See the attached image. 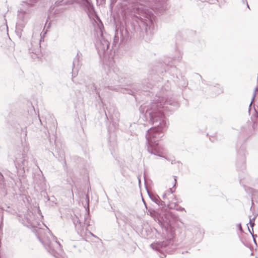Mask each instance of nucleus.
Wrapping results in <instances>:
<instances>
[{"label": "nucleus", "instance_id": "obj_1", "mask_svg": "<svg viewBox=\"0 0 258 258\" xmlns=\"http://www.w3.org/2000/svg\"><path fill=\"white\" fill-rule=\"evenodd\" d=\"M172 61L170 62L165 60L164 63H160L158 67H163V70H158L161 76L158 74H150L148 79L145 80L142 84V87L137 84H132L128 94L135 96L136 92L142 89L144 91H147L148 89L152 90L151 93H156L154 100L147 106L141 105L139 108L140 112L144 113L147 118L150 119V122L153 125L147 131L146 134L147 150L152 154L156 155L158 151L154 149L153 143L158 142L163 136V131L167 126V120L163 111L170 112L176 110L179 106V103L174 99L169 97L168 93L170 89V84L168 79L166 80L169 76L172 79L175 77L178 79L177 76V69Z\"/></svg>", "mask_w": 258, "mask_h": 258}, {"label": "nucleus", "instance_id": "obj_2", "mask_svg": "<svg viewBox=\"0 0 258 258\" xmlns=\"http://www.w3.org/2000/svg\"><path fill=\"white\" fill-rule=\"evenodd\" d=\"M74 3L80 4L90 19L96 24L95 31L98 38L95 46L100 57L105 56L107 53L110 43L108 39L103 35L104 26L97 15L92 3L89 0H59L55 3L56 6L71 5Z\"/></svg>", "mask_w": 258, "mask_h": 258}, {"label": "nucleus", "instance_id": "obj_3", "mask_svg": "<svg viewBox=\"0 0 258 258\" xmlns=\"http://www.w3.org/2000/svg\"><path fill=\"white\" fill-rule=\"evenodd\" d=\"M167 0H127L122 5L125 14H153L151 10L162 14L167 7Z\"/></svg>", "mask_w": 258, "mask_h": 258}, {"label": "nucleus", "instance_id": "obj_4", "mask_svg": "<svg viewBox=\"0 0 258 258\" xmlns=\"http://www.w3.org/2000/svg\"><path fill=\"white\" fill-rule=\"evenodd\" d=\"M38 239L49 253L55 258H59V256L62 253V249L60 243L57 241L55 236L51 235V239L48 237L42 239L39 237Z\"/></svg>", "mask_w": 258, "mask_h": 258}, {"label": "nucleus", "instance_id": "obj_5", "mask_svg": "<svg viewBox=\"0 0 258 258\" xmlns=\"http://www.w3.org/2000/svg\"><path fill=\"white\" fill-rule=\"evenodd\" d=\"M86 200L87 202V207L85 209L84 213L83 214H80L79 215H75V217L73 218V222L75 225V229L78 234H82V231L84 230L85 226L86 227L90 225V217L89 215V196L86 195Z\"/></svg>", "mask_w": 258, "mask_h": 258}, {"label": "nucleus", "instance_id": "obj_6", "mask_svg": "<svg viewBox=\"0 0 258 258\" xmlns=\"http://www.w3.org/2000/svg\"><path fill=\"white\" fill-rule=\"evenodd\" d=\"M150 247L155 251L161 252L164 256H165L164 252L170 254L176 248L173 239H166L152 243Z\"/></svg>", "mask_w": 258, "mask_h": 258}, {"label": "nucleus", "instance_id": "obj_7", "mask_svg": "<svg viewBox=\"0 0 258 258\" xmlns=\"http://www.w3.org/2000/svg\"><path fill=\"white\" fill-rule=\"evenodd\" d=\"M108 77H111L113 80L116 81L120 84V86L128 85V79L126 75L121 72L118 68H114L112 70H109V73L107 74Z\"/></svg>", "mask_w": 258, "mask_h": 258}, {"label": "nucleus", "instance_id": "obj_8", "mask_svg": "<svg viewBox=\"0 0 258 258\" xmlns=\"http://www.w3.org/2000/svg\"><path fill=\"white\" fill-rule=\"evenodd\" d=\"M246 155L245 146L242 145L237 151V158L236 163L237 169L243 170L245 168Z\"/></svg>", "mask_w": 258, "mask_h": 258}, {"label": "nucleus", "instance_id": "obj_9", "mask_svg": "<svg viewBox=\"0 0 258 258\" xmlns=\"http://www.w3.org/2000/svg\"><path fill=\"white\" fill-rule=\"evenodd\" d=\"M129 33L126 28L124 29L123 26L116 27L114 37V42H117L119 39L120 42L126 41L129 38Z\"/></svg>", "mask_w": 258, "mask_h": 258}, {"label": "nucleus", "instance_id": "obj_10", "mask_svg": "<svg viewBox=\"0 0 258 258\" xmlns=\"http://www.w3.org/2000/svg\"><path fill=\"white\" fill-rule=\"evenodd\" d=\"M173 219L171 213L166 211L163 214H160L159 216V221L161 225L165 227L168 226Z\"/></svg>", "mask_w": 258, "mask_h": 258}, {"label": "nucleus", "instance_id": "obj_11", "mask_svg": "<svg viewBox=\"0 0 258 258\" xmlns=\"http://www.w3.org/2000/svg\"><path fill=\"white\" fill-rule=\"evenodd\" d=\"M56 155L52 152L51 151H49V154L52 155L53 157H55L57 159L58 161H59V162H62L63 164L66 165V162L65 159V153L64 150L62 149L58 148L56 145Z\"/></svg>", "mask_w": 258, "mask_h": 258}, {"label": "nucleus", "instance_id": "obj_12", "mask_svg": "<svg viewBox=\"0 0 258 258\" xmlns=\"http://www.w3.org/2000/svg\"><path fill=\"white\" fill-rule=\"evenodd\" d=\"M28 10H23L21 9L18 11V19L17 23L20 22L21 24H25L28 19Z\"/></svg>", "mask_w": 258, "mask_h": 258}, {"label": "nucleus", "instance_id": "obj_13", "mask_svg": "<svg viewBox=\"0 0 258 258\" xmlns=\"http://www.w3.org/2000/svg\"><path fill=\"white\" fill-rule=\"evenodd\" d=\"M82 56V53H80V51H78L76 57H75L73 65V74L72 76L73 77H74L76 76V74L75 73V70L78 71V70L80 68L81 64L80 63L81 58Z\"/></svg>", "mask_w": 258, "mask_h": 258}, {"label": "nucleus", "instance_id": "obj_14", "mask_svg": "<svg viewBox=\"0 0 258 258\" xmlns=\"http://www.w3.org/2000/svg\"><path fill=\"white\" fill-rule=\"evenodd\" d=\"M147 192L151 200L157 205L161 207L165 206V202L161 200L157 195L150 193L148 190H147Z\"/></svg>", "mask_w": 258, "mask_h": 258}, {"label": "nucleus", "instance_id": "obj_15", "mask_svg": "<svg viewBox=\"0 0 258 258\" xmlns=\"http://www.w3.org/2000/svg\"><path fill=\"white\" fill-rule=\"evenodd\" d=\"M115 216L116 218L117 222L119 224L120 223L121 221L124 224L130 225L131 224L130 219L125 215L119 212L115 214Z\"/></svg>", "mask_w": 258, "mask_h": 258}, {"label": "nucleus", "instance_id": "obj_16", "mask_svg": "<svg viewBox=\"0 0 258 258\" xmlns=\"http://www.w3.org/2000/svg\"><path fill=\"white\" fill-rule=\"evenodd\" d=\"M209 90L214 92V93L212 94V96L217 95L223 92V90L222 88L220 87V85L218 84H216L215 85H208Z\"/></svg>", "mask_w": 258, "mask_h": 258}, {"label": "nucleus", "instance_id": "obj_17", "mask_svg": "<svg viewBox=\"0 0 258 258\" xmlns=\"http://www.w3.org/2000/svg\"><path fill=\"white\" fill-rule=\"evenodd\" d=\"M195 233L196 234V237L194 239V241L196 242H199L202 239L204 235V232L203 230L200 229L199 228H195L194 230Z\"/></svg>", "mask_w": 258, "mask_h": 258}, {"label": "nucleus", "instance_id": "obj_18", "mask_svg": "<svg viewBox=\"0 0 258 258\" xmlns=\"http://www.w3.org/2000/svg\"><path fill=\"white\" fill-rule=\"evenodd\" d=\"M15 165L17 166V165L21 168L22 166H26V161L25 159V154H22V158L18 159V158H16L15 161H14Z\"/></svg>", "mask_w": 258, "mask_h": 258}, {"label": "nucleus", "instance_id": "obj_19", "mask_svg": "<svg viewBox=\"0 0 258 258\" xmlns=\"http://www.w3.org/2000/svg\"><path fill=\"white\" fill-rule=\"evenodd\" d=\"M29 51L30 52L36 54L37 56L39 57V55H40L41 52L40 45L39 42H37L35 47L34 48L32 47L30 48Z\"/></svg>", "mask_w": 258, "mask_h": 258}, {"label": "nucleus", "instance_id": "obj_20", "mask_svg": "<svg viewBox=\"0 0 258 258\" xmlns=\"http://www.w3.org/2000/svg\"><path fill=\"white\" fill-rule=\"evenodd\" d=\"M86 86L88 87L89 88H90L92 91H94L96 93V94L98 95V97L100 99L99 92L98 91L99 89L97 88L96 85H95L92 82V84H91L86 83Z\"/></svg>", "mask_w": 258, "mask_h": 258}, {"label": "nucleus", "instance_id": "obj_21", "mask_svg": "<svg viewBox=\"0 0 258 258\" xmlns=\"http://www.w3.org/2000/svg\"><path fill=\"white\" fill-rule=\"evenodd\" d=\"M25 25L24 24H21L20 22L17 23L16 27V32L19 34L21 33V31H22V28L24 27Z\"/></svg>", "mask_w": 258, "mask_h": 258}, {"label": "nucleus", "instance_id": "obj_22", "mask_svg": "<svg viewBox=\"0 0 258 258\" xmlns=\"http://www.w3.org/2000/svg\"><path fill=\"white\" fill-rule=\"evenodd\" d=\"M188 85V83L187 80L184 78V77H181V83L179 84V86L182 88L186 87Z\"/></svg>", "mask_w": 258, "mask_h": 258}, {"label": "nucleus", "instance_id": "obj_23", "mask_svg": "<svg viewBox=\"0 0 258 258\" xmlns=\"http://www.w3.org/2000/svg\"><path fill=\"white\" fill-rule=\"evenodd\" d=\"M151 146L153 147V148L154 149H156L157 150V151H158V153L156 155L159 156H160L161 157L165 158V159H167V158H165L164 156H161V155H159V150H158V149H159L158 143L157 142H156V143H152V145H151Z\"/></svg>", "mask_w": 258, "mask_h": 258}, {"label": "nucleus", "instance_id": "obj_24", "mask_svg": "<svg viewBox=\"0 0 258 258\" xmlns=\"http://www.w3.org/2000/svg\"><path fill=\"white\" fill-rule=\"evenodd\" d=\"M253 115L251 117V121L252 122V127L253 129L254 130L257 128V124H258V119H254L252 118Z\"/></svg>", "mask_w": 258, "mask_h": 258}, {"label": "nucleus", "instance_id": "obj_25", "mask_svg": "<svg viewBox=\"0 0 258 258\" xmlns=\"http://www.w3.org/2000/svg\"><path fill=\"white\" fill-rule=\"evenodd\" d=\"M257 90H258V88L257 87H255V89H254V93H253V97H252L251 103L249 104V111H250V110L251 109V105H252V102L253 101V100L254 99V98H255V95H256V92Z\"/></svg>", "mask_w": 258, "mask_h": 258}, {"label": "nucleus", "instance_id": "obj_26", "mask_svg": "<svg viewBox=\"0 0 258 258\" xmlns=\"http://www.w3.org/2000/svg\"><path fill=\"white\" fill-rule=\"evenodd\" d=\"M5 184L4 177L3 175L0 172V188L4 186Z\"/></svg>", "mask_w": 258, "mask_h": 258}, {"label": "nucleus", "instance_id": "obj_27", "mask_svg": "<svg viewBox=\"0 0 258 258\" xmlns=\"http://www.w3.org/2000/svg\"><path fill=\"white\" fill-rule=\"evenodd\" d=\"M27 130H26V127H24V128H22V130H21L22 136H23L24 137V138H25L27 136Z\"/></svg>", "mask_w": 258, "mask_h": 258}, {"label": "nucleus", "instance_id": "obj_28", "mask_svg": "<svg viewBox=\"0 0 258 258\" xmlns=\"http://www.w3.org/2000/svg\"><path fill=\"white\" fill-rule=\"evenodd\" d=\"M181 55L180 53L179 54V55L177 57H174L173 59L174 61H179L181 59Z\"/></svg>", "mask_w": 258, "mask_h": 258}, {"label": "nucleus", "instance_id": "obj_29", "mask_svg": "<svg viewBox=\"0 0 258 258\" xmlns=\"http://www.w3.org/2000/svg\"><path fill=\"white\" fill-rule=\"evenodd\" d=\"M254 219H255V218L254 217L252 219H251L250 218L249 219V225H250V226L251 227L252 230H253V227L254 225Z\"/></svg>", "mask_w": 258, "mask_h": 258}, {"label": "nucleus", "instance_id": "obj_30", "mask_svg": "<svg viewBox=\"0 0 258 258\" xmlns=\"http://www.w3.org/2000/svg\"><path fill=\"white\" fill-rule=\"evenodd\" d=\"M227 2V0H218V3L219 4L220 7L224 5Z\"/></svg>", "mask_w": 258, "mask_h": 258}, {"label": "nucleus", "instance_id": "obj_31", "mask_svg": "<svg viewBox=\"0 0 258 258\" xmlns=\"http://www.w3.org/2000/svg\"><path fill=\"white\" fill-rule=\"evenodd\" d=\"M174 190L172 189V188H170L169 190H168L166 192L167 194V195H169L170 194L171 195L174 192Z\"/></svg>", "mask_w": 258, "mask_h": 258}, {"label": "nucleus", "instance_id": "obj_32", "mask_svg": "<svg viewBox=\"0 0 258 258\" xmlns=\"http://www.w3.org/2000/svg\"><path fill=\"white\" fill-rule=\"evenodd\" d=\"M248 230H249V231L250 233L251 234V235H252V237H253V241H254V243H255V244H256V240H255V237H256V235H254L253 233H252L251 232L250 230L249 229V228H248Z\"/></svg>", "mask_w": 258, "mask_h": 258}, {"label": "nucleus", "instance_id": "obj_33", "mask_svg": "<svg viewBox=\"0 0 258 258\" xmlns=\"http://www.w3.org/2000/svg\"><path fill=\"white\" fill-rule=\"evenodd\" d=\"M176 209V210L179 211H185L184 208L181 207H179V208H177Z\"/></svg>", "mask_w": 258, "mask_h": 258}, {"label": "nucleus", "instance_id": "obj_34", "mask_svg": "<svg viewBox=\"0 0 258 258\" xmlns=\"http://www.w3.org/2000/svg\"><path fill=\"white\" fill-rule=\"evenodd\" d=\"M237 227H238V228L239 230L242 231V226H241V223L238 224H237Z\"/></svg>", "mask_w": 258, "mask_h": 258}, {"label": "nucleus", "instance_id": "obj_35", "mask_svg": "<svg viewBox=\"0 0 258 258\" xmlns=\"http://www.w3.org/2000/svg\"><path fill=\"white\" fill-rule=\"evenodd\" d=\"M32 122V118L31 117H28V122L26 123L27 124H29Z\"/></svg>", "mask_w": 258, "mask_h": 258}, {"label": "nucleus", "instance_id": "obj_36", "mask_svg": "<svg viewBox=\"0 0 258 258\" xmlns=\"http://www.w3.org/2000/svg\"><path fill=\"white\" fill-rule=\"evenodd\" d=\"M167 195V194L166 192L164 193L163 196H162V198L164 200H165L166 198V196Z\"/></svg>", "mask_w": 258, "mask_h": 258}, {"label": "nucleus", "instance_id": "obj_37", "mask_svg": "<svg viewBox=\"0 0 258 258\" xmlns=\"http://www.w3.org/2000/svg\"><path fill=\"white\" fill-rule=\"evenodd\" d=\"M218 0H211V2H209V3H213V4H215L216 2H217L218 3Z\"/></svg>", "mask_w": 258, "mask_h": 258}, {"label": "nucleus", "instance_id": "obj_38", "mask_svg": "<svg viewBox=\"0 0 258 258\" xmlns=\"http://www.w3.org/2000/svg\"><path fill=\"white\" fill-rule=\"evenodd\" d=\"M174 208H175V207H176V205H174ZM168 207L170 209H173V207L172 206V205H168Z\"/></svg>", "mask_w": 258, "mask_h": 258}, {"label": "nucleus", "instance_id": "obj_39", "mask_svg": "<svg viewBox=\"0 0 258 258\" xmlns=\"http://www.w3.org/2000/svg\"><path fill=\"white\" fill-rule=\"evenodd\" d=\"M47 30L45 31H44V30L42 31V33H43V36H44V35L46 34Z\"/></svg>", "mask_w": 258, "mask_h": 258}, {"label": "nucleus", "instance_id": "obj_40", "mask_svg": "<svg viewBox=\"0 0 258 258\" xmlns=\"http://www.w3.org/2000/svg\"><path fill=\"white\" fill-rule=\"evenodd\" d=\"M171 163L172 164H174L176 163V161H175V160H172Z\"/></svg>", "mask_w": 258, "mask_h": 258}, {"label": "nucleus", "instance_id": "obj_41", "mask_svg": "<svg viewBox=\"0 0 258 258\" xmlns=\"http://www.w3.org/2000/svg\"><path fill=\"white\" fill-rule=\"evenodd\" d=\"M109 117H110L111 120H113V116H112V115H109Z\"/></svg>", "mask_w": 258, "mask_h": 258}, {"label": "nucleus", "instance_id": "obj_42", "mask_svg": "<svg viewBox=\"0 0 258 258\" xmlns=\"http://www.w3.org/2000/svg\"><path fill=\"white\" fill-rule=\"evenodd\" d=\"M239 182H240V184H242V183L241 178H240V179H239Z\"/></svg>", "mask_w": 258, "mask_h": 258}, {"label": "nucleus", "instance_id": "obj_43", "mask_svg": "<svg viewBox=\"0 0 258 258\" xmlns=\"http://www.w3.org/2000/svg\"><path fill=\"white\" fill-rule=\"evenodd\" d=\"M174 181H175V183H174V186H175V184H176V178H174Z\"/></svg>", "mask_w": 258, "mask_h": 258}, {"label": "nucleus", "instance_id": "obj_44", "mask_svg": "<svg viewBox=\"0 0 258 258\" xmlns=\"http://www.w3.org/2000/svg\"><path fill=\"white\" fill-rule=\"evenodd\" d=\"M105 116H106V118H108V115L105 111Z\"/></svg>", "mask_w": 258, "mask_h": 258}, {"label": "nucleus", "instance_id": "obj_45", "mask_svg": "<svg viewBox=\"0 0 258 258\" xmlns=\"http://www.w3.org/2000/svg\"><path fill=\"white\" fill-rule=\"evenodd\" d=\"M240 143H237V145H236V147L238 148V146H239V144Z\"/></svg>", "mask_w": 258, "mask_h": 258}, {"label": "nucleus", "instance_id": "obj_46", "mask_svg": "<svg viewBox=\"0 0 258 258\" xmlns=\"http://www.w3.org/2000/svg\"><path fill=\"white\" fill-rule=\"evenodd\" d=\"M90 233L93 236H94L95 237V236L91 232H90Z\"/></svg>", "mask_w": 258, "mask_h": 258}, {"label": "nucleus", "instance_id": "obj_47", "mask_svg": "<svg viewBox=\"0 0 258 258\" xmlns=\"http://www.w3.org/2000/svg\"><path fill=\"white\" fill-rule=\"evenodd\" d=\"M90 233L93 236H94L95 237V236L91 232H90Z\"/></svg>", "mask_w": 258, "mask_h": 258}, {"label": "nucleus", "instance_id": "obj_48", "mask_svg": "<svg viewBox=\"0 0 258 258\" xmlns=\"http://www.w3.org/2000/svg\"><path fill=\"white\" fill-rule=\"evenodd\" d=\"M246 6H247V7L248 9H250V8H249V5H248V4H247V3L246 4Z\"/></svg>", "mask_w": 258, "mask_h": 258}, {"label": "nucleus", "instance_id": "obj_49", "mask_svg": "<svg viewBox=\"0 0 258 258\" xmlns=\"http://www.w3.org/2000/svg\"><path fill=\"white\" fill-rule=\"evenodd\" d=\"M101 87H106V86H105V85H102L101 86Z\"/></svg>", "mask_w": 258, "mask_h": 258}, {"label": "nucleus", "instance_id": "obj_50", "mask_svg": "<svg viewBox=\"0 0 258 258\" xmlns=\"http://www.w3.org/2000/svg\"><path fill=\"white\" fill-rule=\"evenodd\" d=\"M161 258H163V257L162 255L160 256Z\"/></svg>", "mask_w": 258, "mask_h": 258}, {"label": "nucleus", "instance_id": "obj_51", "mask_svg": "<svg viewBox=\"0 0 258 258\" xmlns=\"http://www.w3.org/2000/svg\"><path fill=\"white\" fill-rule=\"evenodd\" d=\"M109 114H110V111H108Z\"/></svg>", "mask_w": 258, "mask_h": 258}]
</instances>
